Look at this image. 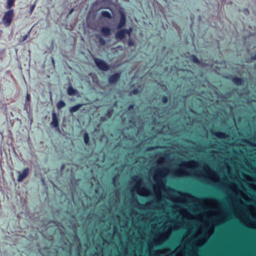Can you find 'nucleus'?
Listing matches in <instances>:
<instances>
[{
    "label": "nucleus",
    "mask_w": 256,
    "mask_h": 256,
    "mask_svg": "<svg viewBox=\"0 0 256 256\" xmlns=\"http://www.w3.org/2000/svg\"><path fill=\"white\" fill-rule=\"evenodd\" d=\"M199 166L198 162L192 160L190 161H184L179 164V168L170 171L168 167H163L157 168L154 176V180L156 184L153 186V190L155 194L156 200V208H159L160 204L162 201V192L165 191L166 186L164 180L166 176L172 173V174L177 177L193 176L198 178L202 177V174L200 172H192L188 171L183 168H186L192 170L195 169Z\"/></svg>",
    "instance_id": "nucleus-1"
},
{
    "label": "nucleus",
    "mask_w": 256,
    "mask_h": 256,
    "mask_svg": "<svg viewBox=\"0 0 256 256\" xmlns=\"http://www.w3.org/2000/svg\"><path fill=\"white\" fill-rule=\"evenodd\" d=\"M164 229V231L158 232L152 242H148V246L150 248H152L154 246H160L169 238L172 230L170 226H166Z\"/></svg>",
    "instance_id": "nucleus-2"
},
{
    "label": "nucleus",
    "mask_w": 256,
    "mask_h": 256,
    "mask_svg": "<svg viewBox=\"0 0 256 256\" xmlns=\"http://www.w3.org/2000/svg\"><path fill=\"white\" fill-rule=\"evenodd\" d=\"M132 180L134 183V186L132 190L133 192H136L139 195L142 196H148L151 194V190L144 186L142 180L139 176H133Z\"/></svg>",
    "instance_id": "nucleus-3"
},
{
    "label": "nucleus",
    "mask_w": 256,
    "mask_h": 256,
    "mask_svg": "<svg viewBox=\"0 0 256 256\" xmlns=\"http://www.w3.org/2000/svg\"><path fill=\"white\" fill-rule=\"evenodd\" d=\"M202 170L208 178L214 183H218L220 178L218 172L212 170L208 164H204Z\"/></svg>",
    "instance_id": "nucleus-4"
},
{
    "label": "nucleus",
    "mask_w": 256,
    "mask_h": 256,
    "mask_svg": "<svg viewBox=\"0 0 256 256\" xmlns=\"http://www.w3.org/2000/svg\"><path fill=\"white\" fill-rule=\"evenodd\" d=\"M228 188L233 192L235 196L241 195L243 198L248 200V197L244 194V192L240 189L236 183H232L228 185Z\"/></svg>",
    "instance_id": "nucleus-5"
},
{
    "label": "nucleus",
    "mask_w": 256,
    "mask_h": 256,
    "mask_svg": "<svg viewBox=\"0 0 256 256\" xmlns=\"http://www.w3.org/2000/svg\"><path fill=\"white\" fill-rule=\"evenodd\" d=\"M14 16V10H10L5 12L2 18V22L6 26H8L12 22V18Z\"/></svg>",
    "instance_id": "nucleus-6"
},
{
    "label": "nucleus",
    "mask_w": 256,
    "mask_h": 256,
    "mask_svg": "<svg viewBox=\"0 0 256 256\" xmlns=\"http://www.w3.org/2000/svg\"><path fill=\"white\" fill-rule=\"evenodd\" d=\"M202 232V228H200V230H199L198 233L197 234H196L194 236V238H196V240H195L194 244L196 246H202L206 242L207 238H200L199 235L200 234H201Z\"/></svg>",
    "instance_id": "nucleus-7"
},
{
    "label": "nucleus",
    "mask_w": 256,
    "mask_h": 256,
    "mask_svg": "<svg viewBox=\"0 0 256 256\" xmlns=\"http://www.w3.org/2000/svg\"><path fill=\"white\" fill-rule=\"evenodd\" d=\"M94 62L98 67L100 70H108V65L104 60L96 58H94Z\"/></svg>",
    "instance_id": "nucleus-8"
},
{
    "label": "nucleus",
    "mask_w": 256,
    "mask_h": 256,
    "mask_svg": "<svg viewBox=\"0 0 256 256\" xmlns=\"http://www.w3.org/2000/svg\"><path fill=\"white\" fill-rule=\"evenodd\" d=\"M50 125L52 128H54L56 129L59 130L58 120L56 114L54 112L52 114V121L51 122Z\"/></svg>",
    "instance_id": "nucleus-9"
},
{
    "label": "nucleus",
    "mask_w": 256,
    "mask_h": 256,
    "mask_svg": "<svg viewBox=\"0 0 256 256\" xmlns=\"http://www.w3.org/2000/svg\"><path fill=\"white\" fill-rule=\"evenodd\" d=\"M29 170L28 168H24L22 172H18V181L20 182L22 181L28 174Z\"/></svg>",
    "instance_id": "nucleus-10"
},
{
    "label": "nucleus",
    "mask_w": 256,
    "mask_h": 256,
    "mask_svg": "<svg viewBox=\"0 0 256 256\" xmlns=\"http://www.w3.org/2000/svg\"><path fill=\"white\" fill-rule=\"evenodd\" d=\"M244 223L248 228H256V222L250 220L248 216H246V219L244 220Z\"/></svg>",
    "instance_id": "nucleus-11"
},
{
    "label": "nucleus",
    "mask_w": 256,
    "mask_h": 256,
    "mask_svg": "<svg viewBox=\"0 0 256 256\" xmlns=\"http://www.w3.org/2000/svg\"><path fill=\"white\" fill-rule=\"evenodd\" d=\"M178 211L184 218H192V214H191L186 209L180 208H179Z\"/></svg>",
    "instance_id": "nucleus-12"
},
{
    "label": "nucleus",
    "mask_w": 256,
    "mask_h": 256,
    "mask_svg": "<svg viewBox=\"0 0 256 256\" xmlns=\"http://www.w3.org/2000/svg\"><path fill=\"white\" fill-rule=\"evenodd\" d=\"M185 250L186 248L178 246L175 250L174 252V253L176 254V256H184L185 254Z\"/></svg>",
    "instance_id": "nucleus-13"
},
{
    "label": "nucleus",
    "mask_w": 256,
    "mask_h": 256,
    "mask_svg": "<svg viewBox=\"0 0 256 256\" xmlns=\"http://www.w3.org/2000/svg\"><path fill=\"white\" fill-rule=\"evenodd\" d=\"M126 20L125 15H124V12H120V22L119 24H118V25L117 26V28L118 29H120L122 28L123 26H124L126 24Z\"/></svg>",
    "instance_id": "nucleus-14"
},
{
    "label": "nucleus",
    "mask_w": 256,
    "mask_h": 256,
    "mask_svg": "<svg viewBox=\"0 0 256 256\" xmlns=\"http://www.w3.org/2000/svg\"><path fill=\"white\" fill-rule=\"evenodd\" d=\"M120 77V73H116L112 75L109 78V82L111 84L115 83Z\"/></svg>",
    "instance_id": "nucleus-15"
},
{
    "label": "nucleus",
    "mask_w": 256,
    "mask_h": 256,
    "mask_svg": "<svg viewBox=\"0 0 256 256\" xmlns=\"http://www.w3.org/2000/svg\"><path fill=\"white\" fill-rule=\"evenodd\" d=\"M126 34V31L124 30H122L116 32V38L118 40H122L125 37Z\"/></svg>",
    "instance_id": "nucleus-16"
},
{
    "label": "nucleus",
    "mask_w": 256,
    "mask_h": 256,
    "mask_svg": "<svg viewBox=\"0 0 256 256\" xmlns=\"http://www.w3.org/2000/svg\"><path fill=\"white\" fill-rule=\"evenodd\" d=\"M102 34L104 36H108L110 34V29L108 26H104L101 29Z\"/></svg>",
    "instance_id": "nucleus-17"
},
{
    "label": "nucleus",
    "mask_w": 256,
    "mask_h": 256,
    "mask_svg": "<svg viewBox=\"0 0 256 256\" xmlns=\"http://www.w3.org/2000/svg\"><path fill=\"white\" fill-rule=\"evenodd\" d=\"M78 94V90L70 86L68 88V94L69 96H75Z\"/></svg>",
    "instance_id": "nucleus-18"
},
{
    "label": "nucleus",
    "mask_w": 256,
    "mask_h": 256,
    "mask_svg": "<svg viewBox=\"0 0 256 256\" xmlns=\"http://www.w3.org/2000/svg\"><path fill=\"white\" fill-rule=\"evenodd\" d=\"M82 106V104H78L70 108V111L71 113L74 112L78 111Z\"/></svg>",
    "instance_id": "nucleus-19"
},
{
    "label": "nucleus",
    "mask_w": 256,
    "mask_h": 256,
    "mask_svg": "<svg viewBox=\"0 0 256 256\" xmlns=\"http://www.w3.org/2000/svg\"><path fill=\"white\" fill-rule=\"evenodd\" d=\"M170 227H171L172 230H178L180 228V226L179 223H175L174 224L169 225Z\"/></svg>",
    "instance_id": "nucleus-20"
},
{
    "label": "nucleus",
    "mask_w": 256,
    "mask_h": 256,
    "mask_svg": "<svg viewBox=\"0 0 256 256\" xmlns=\"http://www.w3.org/2000/svg\"><path fill=\"white\" fill-rule=\"evenodd\" d=\"M214 134L216 137L220 138H225L227 136V135L226 134L222 132H216Z\"/></svg>",
    "instance_id": "nucleus-21"
},
{
    "label": "nucleus",
    "mask_w": 256,
    "mask_h": 256,
    "mask_svg": "<svg viewBox=\"0 0 256 256\" xmlns=\"http://www.w3.org/2000/svg\"><path fill=\"white\" fill-rule=\"evenodd\" d=\"M102 16L104 18H110L112 17L111 14L107 11H102Z\"/></svg>",
    "instance_id": "nucleus-22"
},
{
    "label": "nucleus",
    "mask_w": 256,
    "mask_h": 256,
    "mask_svg": "<svg viewBox=\"0 0 256 256\" xmlns=\"http://www.w3.org/2000/svg\"><path fill=\"white\" fill-rule=\"evenodd\" d=\"M65 105V102L62 100H60L57 104V108L58 110L61 109L62 108H64Z\"/></svg>",
    "instance_id": "nucleus-23"
},
{
    "label": "nucleus",
    "mask_w": 256,
    "mask_h": 256,
    "mask_svg": "<svg viewBox=\"0 0 256 256\" xmlns=\"http://www.w3.org/2000/svg\"><path fill=\"white\" fill-rule=\"evenodd\" d=\"M14 0H8L6 8H10L14 4Z\"/></svg>",
    "instance_id": "nucleus-24"
},
{
    "label": "nucleus",
    "mask_w": 256,
    "mask_h": 256,
    "mask_svg": "<svg viewBox=\"0 0 256 256\" xmlns=\"http://www.w3.org/2000/svg\"><path fill=\"white\" fill-rule=\"evenodd\" d=\"M220 214H222L221 218L218 220V224H221L225 221L226 216L224 214H222V212H220Z\"/></svg>",
    "instance_id": "nucleus-25"
},
{
    "label": "nucleus",
    "mask_w": 256,
    "mask_h": 256,
    "mask_svg": "<svg viewBox=\"0 0 256 256\" xmlns=\"http://www.w3.org/2000/svg\"><path fill=\"white\" fill-rule=\"evenodd\" d=\"M234 82L237 85L241 84L242 82V80L240 78H235L233 79Z\"/></svg>",
    "instance_id": "nucleus-26"
},
{
    "label": "nucleus",
    "mask_w": 256,
    "mask_h": 256,
    "mask_svg": "<svg viewBox=\"0 0 256 256\" xmlns=\"http://www.w3.org/2000/svg\"><path fill=\"white\" fill-rule=\"evenodd\" d=\"M84 142L86 144H88L89 142V136L88 134L86 133L84 134Z\"/></svg>",
    "instance_id": "nucleus-27"
},
{
    "label": "nucleus",
    "mask_w": 256,
    "mask_h": 256,
    "mask_svg": "<svg viewBox=\"0 0 256 256\" xmlns=\"http://www.w3.org/2000/svg\"><path fill=\"white\" fill-rule=\"evenodd\" d=\"M30 32H28V34L23 36L21 40H20V42H24L25 40H26V38H28V36H29V34H30Z\"/></svg>",
    "instance_id": "nucleus-28"
},
{
    "label": "nucleus",
    "mask_w": 256,
    "mask_h": 256,
    "mask_svg": "<svg viewBox=\"0 0 256 256\" xmlns=\"http://www.w3.org/2000/svg\"><path fill=\"white\" fill-rule=\"evenodd\" d=\"M30 107V101H26L24 105V109L28 110Z\"/></svg>",
    "instance_id": "nucleus-29"
},
{
    "label": "nucleus",
    "mask_w": 256,
    "mask_h": 256,
    "mask_svg": "<svg viewBox=\"0 0 256 256\" xmlns=\"http://www.w3.org/2000/svg\"><path fill=\"white\" fill-rule=\"evenodd\" d=\"M126 31V34H128V36H130L131 32H132V28H130L128 30L124 29Z\"/></svg>",
    "instance_id": "nucleus-30"
},
{
    "label": "nucleus",
    "mask_w": 256,
    "mask_h": 256,
    "mask_svg": "<svg viewBox=\"0 0 256 256\" xmlns=\"http://www.w3.org/2000/svg\"><path fill=\"white\" fill-rule=\"evenodd\" d=\"M99 40H100L99 41H100V44H102V46L105 44L106 42L102 38H101V37L100 38Z\"/></svg>",
    "instance_id": "nucleus-31"
},
{
    "label": "nucleus",
    "mask_w": 256,
    "mask_h": 256,
    "mask_svg": "<svg viewBox=\"0 0 256 256\" xmlns=\"http://www.w3.org/2000/svg\"><path fill=\"white\" fill-rule=\"evenodd\" d=\"M249 186L256 192V184H250Z\"/></svg>",
    "instance_id": "nucleus-32"
},
{
    "label": "nucleus",
    "mask_w": 256,
    "mask_h": 256,
    "mask_svg": "<svg viewBox=\"0 0 256 256\" xmlns=\"http://www.w3.org/2000/svg\"><path fill=\"white\" fill-rule=\"evenodd\" d=\"M36 6V3L30 6V14H32Z\"/></svg>",
    "instance_id": "nucleus-33"
},
{
    "label": "nucleus",
    "mask_w": 256,
    "mask_h": 256,
    "mask_svg": "<svg viewBox=\"0 0 256 256\" xmlns=\"http://www.w3.org/2000/svg\"><path fill=\"white\" fill-rule=\"evenodd\" d=\"M192 60L194 62L198 63L199 62L198 60L194 56H192Z\"/></svg>",
    "instance_id": "nucleus-34"
},
{
    "label": "nucleus",
    "mask_w": 256,
    "mask_h": 256,
    "mask_svg": "<svg viewBox=\"0 0 256 256\" xmlns=\"http://www.w3.org/2000/svg\"><path fill=\"white\" fill-rule=\"evenodd\" d=\"M30 94L28 93L26 94V101H28V102L30 101Z\"/></svg>",
    "instance_id": "nucleus-35"
},
{
    "label": "nucleus",
    "mask_w": 256,
    "mask_h": 256,
    "mask_svg": "<svg viewBox=\"0 0 256 256\" xmlns=\"http://www.w3.org/2000/svg\"><path fill=\"white\" fill-rule=\"evenodd\" d=\"M128 44L129 46H133L134 45V42H133V41L132 40H130L128 41Z\"/></svg>",
    "instance_id": "nucleus-36"
},
{
    "label": "nucleus",
    "mask_w": 256,
    "mask_h": 256,
    "mask_svg": "<svg viewBox=\"0 0 256 256\" xmlns=\"http://www.w3.org/2000/svg\"><path fill=\"white\" fill-rule=\"evenodd\" d=\"M168 101V98L166 96H164L162 98V102H166Z\"/></svg>",
    "instance_id": "nucleus-37"
},
{
    "label": "nucleus",
    "mask_w": 256,
    "mask_h": 256,
    "mask_svg": "<svg viewBox=\"0 0 256 256\" xmlns=\"http://www.w3.org/2000/svg\"><path fill=\"white\" fill-rule=\"evenodd\" d=\"M160 210H163L164 211H165V204H164L161 206Z\"/></svg>",
    "instance_id": "nucleus-38"
},
{
    "label": "nucleus",
    "mask_w": 256,
    "mask_h": 256,
    "mask_svg": "<svg viewBox=\"0 0 256 256\" xmlns=\"http://www.w3.org/2000/svg\"><path fill=\"white\" fill-rule=\"evenodd\" d=\"M138 92V90H134L133 92H132V94H136Z\"/></svg>",
    "instance_id": "nucleus-39"
},
{
    "label": "nucleus",
    "mask_w": 256,
    "mask_h": 256,
    "mask_svg": "<svg viewBox=\"0 0 256 256\" xmlns=\"http://www.w3.org/2000/svg\"><path fill=\"white\" fill-rule=\"evenodd\" d=\"M214 228V226H213L212 227V231H211V232L208 234V236H209L212 234V232H213Z\"/></svg>",
    "instance_id": "nucleus-40"
},
{
    "label": "nucleus",
    "mask_w": 256,
    "mask_h": 256,
    "mask_svg": "<svg viewBox=\"0 0 256 256\" xmlns=\"http://www.w3.org/2000/svg\"><path fill=\"white\" fill-rule=\"evenodd\" d=\"M238 202H240V204H243V201H242V199H240V198L238 200Z\"/></svg>",
    "instance_id": "nucleus-41"
},
{
    "label": "nucleus",
    "mask_w": 256,
    "mask_h": 256,
    "mask_svg": "<svg viewBox=\"0 0 256 256\" xmlns=\"http://www.w3.org/2000/svg\"><path fill=\"white\" fill-rule=\"evenodd\" d=\"M168 212H166V218H168Z\"/></svg>",
    "instance_id": "nucleus-42"
},
{
    "label": "nucleus",
    "mask_w": 256,
    "mask_h": 256,
    "mask_svg": "<svg viewBox=\"0 0 256 256\" xmlns=\"http://www.w3.org/2000/svg\"><path fill=\"white\" fill-rule=\"evenodd\" d=\"M73 11H74V9L71 10L70 11V14H71Z\"/></svg>",
    "instance_id": "nucleus-43"
},
{
    "label": "nucleus",
    "mask_w": 256,
    "mask_h": 256,
    "mask_svg": "<svg viewBox=\"0 0 256 256\" xmlns=\"http://www.w3.org/2000/svg\"><path fill=\"white\" fill-rule=\"evenodd\" d=\"M161 161H162V160H161V159H159V160H158V164H160V162H161Z\"/></svg>",
    "instance_id": "nucleus-44"
},
{
    "label": "nucleus",
    "mask_w": 256,
    "mask_h": 256,
    "mask_svg": "<svg viewBox=\"0 0 256 256\" xmlns=\"http://www.w3.org/2000/svg\"><path fill=\"white\" fill-rule=\"evenodd\" d=\"M253 58L256 60V54L254 56Z\"/></svg>",
    "instance_id": "nucleus-45"
},
{
    "label": "nucleus",
    "mask_w": 256,
    "mask_h": 256,
    "mask_svg": "<svg viewBox=\"0 0 256 256\" xmlns=\"http://www.w3.org/2000/svg\"><path fill=\"white\" fill-rule=\"evenodd\" d=\"M113 182H114V184L115 183V179H114V178L113 180Z\"/></svg>",
    "instance_id": "nucleus-46"
},
{
    "label": "nucleus",
    "mask_w": 256,
    "mask_h": 256,
    "mask_svg": "<svg viewBox=\"0 0 256 256\" xmlns=\"http://www.w3.org/2000/svg\"><path fill=\"white\" fill-rule=\"evenodd\" d=\"M253 216H254V218H256V214H254V215H253Z\"/></svg>",
    "instance_id": "nucleus-47"
},
{
    "label": "nucleus",
    "mask_w": 256,
    "mask_h": 256,
    "mask_svg": "<svg viewBox=\"0 0 256 256\" xmlns=\"http://www.w3.org/2000/svg\"><path fill=\"white\" fill-rule=\"evenodd\" d=\"M194 254H197V252H195Z\"/></svg>",
    "instance_id": "nucleus-48"
},
{
    "label": "nucleus",
    "mask_w": 256,
    "mask_h": 256,
    "mask_svg": "<svg viewBox=\"0 0 256 256\" xmlns=\"http://www.w3.org/2000/svg\"><path fill=\"white\" fill-rule=\"evenodd\" d=\"M210 200H214L212 199V198H211Z\"/></svg>",
    "instance_id": "nucleus-49"
}]
</instances>
